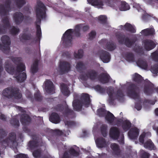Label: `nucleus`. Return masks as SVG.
<instances>
[{"instance_id":"1","label":"nucleus","mask_w":158,"mask_h":158,"mask_svg":"<svg viewBox=\"0 0 158 158\" xmlns=\"http://www.w3.org/2000/svg\"><path fill=\"white\" fill-rule=\"evenodd\" d=\"M11 60L17 65L16 69L13 64L5 62L4 66L5 70L12 75L15 74V77L18 82H24L26 79L27 74L25 72L20 73L25 71L26 69L24 64L22 62V58L20 57H13Z\"/></svg>"},{"instance_id":"2","label":"nucleus","mask_w":158,"mask_h":158,"mask_svg":"<svg viewBox=\"0 0 158 158\" xmlns=\"http://www.w3.org/2000/svg\"><path fill=\"white\" fill-rule=\"evenodd\" d=\"M46 8L44 4L40 1L37 2V6L35 8L36 21L35 22L36 31V42H40L42 35L41 31L40 25L41 22V19L46 18Z\"/></svg>"},{"instance_id":"3","label":"nucleus","mask_w":158,"mask_h":158,"mask_svg":"<svg viewBox=\"0 0 158 158\" xmlns=\"http://www.w3.org/2000/svg\"><path fill=\"white\" fill-rule=\"evenodd\" d=\"M81 24H77L75 27L74 29H69L66 30L63 34L61 40L63 44L65 47H71L72 45L73 34L75 36L79 37L81 35L80 28Z\"/></svg>"},{"instance_id":"4","label":"nucleus","mask_w":158,"mask_h":158,"mask_svg":"<svg viewBox=\"0 0 158 158\" xmlns=\"http://www.w3.org/2000/svg\"><path fill=\"white\" fill-rule=\"evenodd\" d=\"M140 92V88L136 84L131 83L128 87L127 94L128 96L138 101L135 105V108L138 110H140L142 107L141 105V99L139 95Z\"/></svg>"},{"instance_id":"5","label":"nucleus","mask_w":158,"mask_h":158,"mask_svg":"<svg viewBox=\"0 0 158 158\" xmlns=\"http://www.w3.org/2000/svg\"><path fill=\"white\" fill-rule=\"evenodd\" d=\"M18 88L15 87H7L2 91V95L4 97L9 99L14 98L16 99H20L22 97V95Z\"/></svg>"},{"instance_id":"6","label":"nucleus","mask_w":158,"mask_h":158,"mask_svg":"<svg viewBox=\"0 0 158 158\" xmlns=\"http://www.w3.org/2000/svg\"><path fill=\"white\" fill-rule=\"evenodd\" d=\"M1 40L3 44H0V50L4 53L7 54L9 52L10 49V45L11 42L10 38L7 35H4L2 37Z\"/></svg>"},{"instance_id":"7","label":"nucleus","mask_w":158,"mask_h":158,"mask_svg":"<svg viewBox=\"0 0 158 158\" xmlns=\"http://www.w3.org/2000/svg\"><path fill=\"white\" fill-rule=\"evenodd\" d=\"M116 36L118 42L120 44H124L128 48H131L135 43V41L131 40L128 37H125V35L121 33L117 34Z\"/></svg>"},{"instance_id":"8","label":"nucleus","mask_w":158,"mask_h":158,"mask_svg":"<svg viewBox=\"0 0 158 158\" xmlns=\"http://www.w3.org/2000/svg\"><path fill=\"white\" fill-rule=\"evenodd\" d=\"M115 0H87V1L93 6H98L99 8H103L104 2L107 6L112 7Z\"/></svg>"},{"instance_id":"9","label":"nucleus","mask_w":158,"mask_h":158,"mask_svg":"<svg viewBox=\"0 0 158 158\" xmlns=\"http://www.w3.org/2000/svg\"><path fill=\"white\" fill-rule=\"evenodd\" d=\"M13 19L15 24L19 25L23 21L26 20H29L31 19V17L28 16H24L23 14L20 12H16L13 15Z\"/></svg>"},{"instance_id":"10","label":"nucleus","mask_w":158,"mask_h":158,"mask_svg":"<svg viewBox=\"0 0 158 158\" xmlns=\"http://www.w3.org/2000/svg\"><path fill=\"white\" fill-rule=\"evenodd\" d=\"M113 5L112 7L113 8L115 9L118 7L121 11L127 10L130 8L129 5L125 2H121L119 0H115Z\"/></svg>"},{"instance_id":"11","label":"nucleus","mask_w":158,"mask_h":158,"mask_svg":"<svg viewBox=\"0 0 158 158\" xmlns=\"http://www.w3.org/2000/svg\"><path fill=\"white\" fill-rule=\"evenodd\" d=\"M99 43L101 45L105 44V46L103 47V48L109 51H113L116 48V44L112 40L108 41L106 39H102Z\"/></svg>"},{"instance_id":"12","label":"nucleus","mask_w":158,"mask_h":158,"mask_svg":"<svg viewBox=\"0 0 158 158\" xmlns=\"http://www.w3.org/2000/svg\"><path fill=\"white\" fill-rule=\"evenodd\" d=\"M105 118L110 124L114 126V127H111L110 128H118L116 126L117 124L118 119H116L114 115L109 111H108L105 116Z\"/></svg>"},{"instance_id":"13","label":"nucleus","mask_w":158,"mask_h":158,"mask_svg":"<svg viewBox=\"0 0 158 158\" xmlns=\"http://www.w3.org/2000/svg\"><path fill=\"white\" fill-rule=\"evenodd\" d=\"M59 67L60 69L59 72L61 74L68 73L70 70L71 68L70 64L65 61L60 62Z\"/></svg>"},{"instance_id":"14","label":"nucleus","mask_w":158,"mask_h":158,"mask_svg":"<svg viewBox=\"0 0 158 158\" xmlns=\"http://www.w3.org/2000/svg\"><path fill=\"white\" fill-rule=\"evenodd\" d=\"M16 139V134L15 133L11 132L9 134L8 137L7 139H3L2 138H0V142L2 143L3 145H8L11 142H13V143L16 144L15 141Z\"/></svg>"},{"instance_id":"15","label":"nucleus","mask_w":158,"mask_h":158,"mask_svg":"<svg viewBox=\"0 0 158 158\" xmlns=\"http://www.w3.org/2000/svg\"><path fill=\"white\" fill-rule=\"evenodd\" d=\"M2 22L4 25L0 24V34H5L7 28L10 26L9 19L7 16L4 17L2 19Z\"/></svg>"},{"instance_id":"16","label":"nucleus","mask_w":158,"mask_h":158,"mask_svg":"<svg viewBox=\"0 0 158 158\" xmlns=\"http://www.w3.org/2000/svg\"><path fill=\"white\" fill-rule=\"evenodd\" d=\"M80 100L86 107H89L91 102L89 95L86 93H82L81 95Z\"/></svg>"},{"instance_id":"17","label":"nucleus","mask_w":158,"mask_h":158,"mask_svg":"<svg viewBox=\"0 0 158 158\" xmlns=\"http://www.w3.org/2000/svg\"><path fill=\"white\" fill-rule=\"evenodd\" d=\"M117 124L116 127H122V128H131L132 124L130 121L128 120H123L121 118H118V121L117 122Z\"/></svg>"},{"instance_id":"18","label":"nucleus","mask_w":158,"mask_h":158,"mask_svg":"<svg viewBox=\"0 0 158 158\" xmlns=\"http://www.w3.org/2000/svg\"><path fill=\"white\" fill-rule=\"evenodd\" d=\"M99 53L100 59L104 63H107L110 61V55L108 52L102 50L99 52Z\"/></svg>"},{"instance_id":"19","label":"nucleus","mask_w":158,"mask_h":158,"mask_svg":"<svg viewBox=\"0 0 158 158\" xmlns=\"http://www.w3.org/2000/svg\"><path fill=\"white\" fill-rule=\"evenodd\" d=\"M143 43L144 48L148 51L153 49L156 46L154 42L150 40H146L143 41Z\"/></svg>"},{"instance_id":"20","label":"nucleus","mask_w":158,"mask_h":158,"mask_svg":"<svg viewBox=\"0 0 158 158\" xmlns=\"http://www.w3.org/2000/svg\"><path fill=\"white\" fill-rule=\"evenodd\" d=\"M110 77L107 73H102L98 76L99 81L103 84L108 83L110 81Z\"/></svg>"},{"instance_id":"21","label":"nucleus","mask_w":158,"mask_h":158,"mask_svg":"<svg viewBox=\"0 0 158 158\" xmlns=\"http://www.w3.org/2000/svg\"><path fill=\"white\" fill-rule=\"evenodd\" d=\"M45 89L47 93L52 94L54 89V86L52 82L50 80H47L45 83Z\"/></svg>"},{"instance_id":"22","label":"nucleus","mask_w":158,"mask_h":158,"mask_svg":"<svg viewBox=\"0 0 158 158\" xmlns=\"http://www.w3.org/2000/svg\"><path fill=\"white\" fill-rule=\"evenodd\" d=\"M154 87L150 83L145 84L143 89L144 93L147 95H149L153 92Z\"/></svg>"},{"instance_id":"23","label":"nucleus","mask_w":158,"mask_h":158,"mask_svg":"<svg viewBox=\"0 0 158 158\" xmlns=\"http://www.w3.org/2000/svg\"><path fill=\"white\" fill-rule=\"evenodd\" d=\"M49 121L51 122L57 124L60 121V119L59 114L56 112L52 113L49 117Z\"/></svg>"},{"instance_id":"24","label":"nucleus","mask_w":158,"mask_h":158,"mask_svg":"<svg viewBox=\"0 0 158 158\" xmlns=\"http://www.w3.org/2000/svg\"><path fill=\"white\" fill-rule=\"evenodd\" d=\"M86 76L90 80L94 81L98 79V73L94 70H91L88 71L86 73Z\"/></svg>"},{"instance_id":"25","label":"nucleus","mask_w":158,"mask_h":158,"mask_svg":"<svg viewBox=\"0 0 158 158\" xmlns=\"http://www.w3.org/2000/svg\"><path fill=\"white\" fill-rule=\"evenodd\" d=\"M74 110L77 111L81 110L82 106V103L79 99H74L72 103Z\"/></svg>"},{"instance_id":"26","label":"nucleus","mask_w":158,"mask_h":158,"mask_svg":"<svg viewBox=\"0 0 158 158\" xmlns=\"http://www.w3.org/2000/svg\"><path fill=\"white\" fill-rule=\"evenodd\" d=\"M31 118L30 116L26 114H23L20 117V121L23 125H27L31 122Z\"/></svg>"},{"instance_id":"27","label":"nucleus","mask_w":158,"mask_h":158,"mask_svg":"<svg viewBox=\"0 0 158 158\" xmlns=\"http://www.w3.org/2000/svg\"><path fill=\"white\" fill-rule=\"evenodd\" d=\"M64 115L65 117L69 118H73L75 117V114L73 110L69 109L68 106L65 108Z\"/></svg>"},{"instance_id":"28","label":"nucleus","mask_w":158,"mask_h":158,"mask_svg":"<svg viewBox=\"0 0 158 158\" xmlns=\"http://www.w3.org/2000/svg\"><path fill=\"white\" fill-rule=\"evenodd\" d=\"M97 146L100 148H102L106 147L107 143L105 140L104 139L102 138H97L95 141Z\"/></svg>"},{"instance_id":"29","label":"nucleus","mask_w":158,"mask_h":158,"mask_svg":"<svg viewBox=\"0 0 158 158\" xmlns=\"http://www.w3.org/2000/svg\"><path fill=\"white\" fill-rule=\"evenodd\" d=\"M120 133L118 129H110L109 135L111 138L117 139L120 135Z\"/></svg>"},{"instance_id":"30","label":"nucleus","mask_w":158,"mask_h":158,"mask_svg":"<svg viewBox=\"0 0 158 158\" xmlns=\"http://www.w3.org/2000/svg\"><path fill=\"white\" fill-rule=\"evenodd\" d=\"M19 39L20 41L21 42L27 40H30L32 39V36L30 33L28 34L24 32L20 34Z\"/></svg>"},{"instance_id":"31","label":"nucleus","mask_w":158,"mask_h":158,"mask_svg":"<svg viewBox=\"0 0 158 158\" xmlns=\"http://www.w3.org/2000/svg\"><path fill=\"white\" fill-rule=\"evenodd\" d=\"M139 131L138 129H131L128 133V135L131 139H134L139 135Z\"/></svg>"},{"instance_id":"32","label":"nucleus","mask_w":158,"mask_h":158,"mask_svg":"<svg viewBox=\"0 0 158 158\" xmlns=\"http://www.w3.org/2000/svg\"><path fill=\"white\" fill-rule=\"evenodd\" d=\"M136 63L138 66L143 69H146L148 68V63L145 60L139 59L137 60Z\"/></svg>"},{"instance_id":"33","label":"nucleus","mask_w":158,"mask_h":158,"mask_svg":"<svg viewBox=\"0 0 158 158\" xmlns=\"http://www.w3.org/2000/svg\"><path fill=\"white\" fill-rule=\"evenodd\" d=\"M142 33L145 36L153 35L155 34V30L152 28L146 29L142 30Z\"/></svg>"},{"instance_id":"34","label":"nucleus","mask_w":158,"mask_h":158,"mask_svg":"<svg viewBox=\"0 0 158 158\" xmlns=\"http://www.w3.org/2000/svg\"><path fill=\"white\" fill-rule=\"evenodd\" d=\"M124 27L125 30L130 32L131 33L136 32V30L134 27L130 23H126L124 25Z\"/></svg>"},{"instance_id":"35","label":"nucleus","mask_w":158,"mask_h":158,"mask_svg":"<svg viewBox=\"0 0 158 158\" xmlns=\"http://www.w3.org/2000/svg\"><path fill=\"white\" fill-rule=\"evenodd\" d=\"M61 90L63 94L65 96H69L70 94V91L66 84L63 83L61 85Z\"/></svg>"},{"instance_id":"36","label":"nucleus","mask_w":158,"mask_h":158,"mask_svg":"<svg viewBox=\"0 0 158 158\" xmlns=\"http://www.w3.org/2000/svg\"><path fill=\"white\" fill-rule=\"evenodd\" d=\"M76 68L77 71L80 73H82L85 69V66L82 61H79L77 63Z\"/></svg>"},{"instance_id":"37","label":"nucleus","mask_w":158,"mask_h":158,"mask_svg":"<svg viewBox=\"0 0 158 158\" xmlns=\"http://www.w3.org/2000/svg\"><path fill=\"white\" fill-rule=\"evenodd\" d=\"M38 61L37 60H35L31 67V73L34 74L36 73L38 70Z\"/></svg>"},{"instance_id":"38","label":"nucleus","mask_w":158,"mask_h":158,"mask_svg":"<svg viewBox=\"0 0 158 158\" xmlns=\"http://www.w3.org/2000/svg\"><path fill=\"white\" fill-rule=\"evenodd\" d=\"M132 79L134 81L138 84L141 83L143 80L142 77L136 73L133 75Z\"/></svg>"},{"instance_id":"39","label":"nucleus","mask_w":158,"mask_h":158,"mask_svg":"<svg viewBox=\"0 0 158 158\" xmlns=\"http://www.w3.org/2000/svg\"><path fill=\"white\" fill-rule=\"evenodd\" d=\"M28 146L31 149L33 150L38 147L39 146V144L38 142L34 140L29 141Z\"/></svg>"},{"instance_id":"40","label":"nucleus","mask_w":158,"mask_h":158,"mask_svg":"<svg viewBox=\"0 0 158 158\" xmlns=\"http://www.w3.org/2000/svg\"><path fill=\"white\" fill-rule=\"evenodd\" d=\"M144 146L145 148L151 150L155 149L154 144L150 140L147 141L144 143Z\"/></svg>"},{"instance_id":"41","label":"nucleus","mask_w":158,"mask_h":158,"mask_svg":"<svg viewBox=\"0 0 158 158\" xmlns=\"http://www.w3.org/2000/svg\"><path fill=\"white\" fill-rule=\"evenodd\" d=\"M110 147L114 153L118 154L120 152L118 145L115 143H112L110 145Z\"/></svg>"},{"instance_id":"42","label":"nucleus","mask_w":158,"mask_h":158,"mask_svg":"<svg viewBox=\"0 0 158 158\" xmlns=\"http://www.w3.org/2000/svg\"><path fill=\"white\" fill-rule=\"evenodd\" d=\"M124 95L120 89H118L116 92V97L118 101H121L123 100Z\"/></svg>"},{"instance_id":"43","label":"nucleus","mask_w":158,"mask_h":158,"mask_svg":"<svg viewBox=\"0 0 158 158\" xmlns=\"http://www.w3.org/2000/svg\"><path fill=\"white\" fill-rule=\"evenodd\" d=\"M106 111L104 108H100L97 111L98 115L101 117H105L107 113Z\"/></svg>"},{"instance_id":"44","label":"nucleus","mask_w":158,"mask_h":158,"mask_svg":"<svg viewBox=\"0 0 158 158\" xmlns=\"http://www.w3.org/2000/svg\"><path fill=\"white\" fill-rule=\"evenodd\" d=\"M15 2L17 7L21 8L26 3L25 0H15Z\"/></svg>"},{"instance_id":"45","label":"nucleus","mask_w":158,"mask_h":158,"mask_svg":"<svg viewBox=\"0 0 158 158\" xmlns=\"http://www.w3.org/2000/svg\"><path fill=\"white\" fill-rule=\"evenodd\" d=\"M126 59L127 60L133 62L134 61V54L131 52L127 53L126 55Z\"/></svg>"},{"instance_id":"46","label":"nucleus","mask_w":158,"mask_h":158,"mask_svg":"<svg viewBox=\"0 0 158 158\" xmlns=\"http://www.w3.org/2000/svg\"><path fill=\"white\" fill-rule=\"evenodd\" d=\"M83 51L82 49H80L78 50V52L77 53H74V56L75 58L81 59V58L83 56Z\"/></svg>"},{"instance_id":"47","label":"nucleus","mask_w":158,"mask_h":158,"mask_svg":"<svg viewBox=\"0 0 158 158\" xmlns=\"http://www.w3.org/2000/svg\"><path fill=\"white\" fill-rule=\"evenodd\" d=\"M7 9L5 8L4 5L0 4V15H5L7 12Z\"/></svg>"},{"instance_id":"48","label":"nucleus","mask_w":158,"mask_h":158,"mask_svg":"<svg viewBox=\"0 0 158 158\" xmlns=\"http://www.w3.org/2000/svg\"><path fill=\"white\" fill-rule=\"evenodd\" d=\"M10 123L12 125L19 127V120L16 118H12L10 120Z\"/></svg>"},{"instance_id":"49","label":"nucleus","mask_w":158,"mask_h":158,"mask_svg":"<svg viewBox=\"0 0 158 158\" xmlns=\"http://www.w3.org/2000/svg\"><path fill=\"white\" fill-rule=\"evenodd\" d=\"M19 31V29L18 27H16L15 26L13 27L10 30L11 34L13 35H17Z\"/></svg>"},{"instance_id":"50","label":"nucleus","mask_w":158,"mask_h":158,"mask_svg":"<svg viewBox=\"0 0 158 158\" xmlns=\"http://www.w3.org/2000/svg\"><path fill=\"white\" fill-rule=\"evenodd\" d=\"M35 100L38 102H41L43 99V97L40 92H37L34 94Z\"/></svg>"},{"instance_id":"51","label":"nucleus","mask_w":158,"mask_h":158,"mask_svg":"<svg viewBox=\"0 0 158 158\" xmlns=\"http://www.w3.org/2000/svg\"><path fill=\"white\" fill-rule=\"evenodd\" d=\"M94 88L97 91L101 93H104L106 91L105 88L101 87L99 85H96L95 86Z\"/></svg>"},{"instance_id":"52","label":"nucleus","mask_w":158,"mask_h":158,"mask_svg":"<svg viewBox=\"0 0 158 158\" xmlns=\"http://www.w3.org/2000/svg\"><path fill=\"white\" fill-rule=\"evenodd\" d=\"M152 59L155 62H158V51H156L151 54Z\"/></svg>"},{"instance_id":"53","label":"nucleus","mask_w":158,"mask_h":158,"mask_svg":"<svg viewBox=\"0 0 158 158\" xmlns=\"http://www.w3.org/2000/svg\"><path fill=\"white\" fill-rule=\"evenodd\" d=\"M151 71L152 73L156 74L158 73V64H156L151 67Z\"/></svg>"},{"instance_id":"54","label":"nucleus","mask_w":158,"mask_h":158,"mask_svg":"<svg viewBox=\"0 0 158 158\" xmlns=\"http://www.w3.org/2000/svg\"><path fill=\"white\" fill-rule=\"evenodd\" d=\"M107 18L105 16L101 15L98 17V20L102 24H105L106 23Z\"/></svg>"},{"instance_id":"55","label":"nucleus","mask_w":158,"mask_h":158,"mask_svg":"<svg viewBox=\"0 0 158 158\" xmlns=\"http://www.w3.org/2000/svg\"><path fill=\"white\" fill-rule=\"evenodd\" d=\"M114 91V88L111 86L109 87L107 89V93L110 98L113 97Z\"/></svg>"},{"instance_id":"56","label":"nucleus","mask_w":158,"mask_h":158,"mask_svg":"<svg viewBox=\"0 0 158 158\" xmlns=\"http://www.w3.org/2000/svg\"><path fill=\"white\" fill-rule=\"evenodd\" d=\"M140 157L141 158H149L150 156V154L143 151V150H141L140 151Z\"/></svg>"},{"instance_id":"57","label":"nucleus","mask_w":158,"mask_h":158,"mask_svg":"<svg viewBox=\"0 0 158 158\" xmlns=\"http://www.w3.org/2000/svg\"><path fill=\"white\" fill-rule=\"evenodd\" d=\"M135 51L136 52H137L141 55H143L144 53V51L143 48L140 46L136 48Z\"/></svg>"},{"instance_id":"58","label":"nucleus","mask_w":158,"mask_h":158,"mask_svg":"<svg viewBox=\"0 0 158 158\" xmlns=\"http://www.w3.org/2000/svg\"><path fill=\"white\" fill-rule=\"evenodd\" d=\"M96 32L94 31H92L89 34V39L90 40H92L96 35Z\"/></svg>"},{"instance_id":"59","label":"nucleus","mask_w":158,"mask_h":158,"mask_svg":"<svg viewBox=\"0 0 158 158\" xmlns=\"http://www.w3.org/2000/svg\"><path fill=\"white\" fill-rule=\"evenodd\" d=\"M40 149L35 150L33 153V155L36 158H38L40 156Z\"/></svg>"},{"instance_id":"60","label":"nucleus","mask_w":158,"mask_h":158,"mask_svg":"<svg viewBox=\"0 0 158 158\" xmlns=\"http://www.w3.org/2000/svg\"><path fill=\"white\" fill-rule=\"evenodd\" d=\"M5 7L6 9H9L10 8V6L11 4V1L10 0H5Z\"/></svg>"},{"instance_id":"61","label":"nucleus","mask_w":158,"mask_h":158,"mask_svg":"<svg viewBox=\"0 0 158 158\" xmlns=\"http://www.w3.org/2000/svg\"><path fill=\"white\" fill-rule=\"evenodd\" d=\"M69 152L74 156H77L78 155V153L76 151L73 149L71 148L69 150Z\"/></svg>"},{"instance_id":"62","label":"nucleus","mask_w":158,"mask_h":158,"mask_svg":"<svg viewBox=\"0 0 158 158\" xmlns=\"http://www.w3.org/2000/svg\"><path fill=\"white\" fill-rule=\"evenodd\" d=\"M65 123L66 125H67L69 127H71L75 125V122L72 121H67L65 122Z\"/></svg>"},{"instance_id":"63","label":"nucleus","mask_w":158,"mask_h":158,"mask_svg":"<svg viewBox=\"0 0 158 158\" xmlns=\"http://www.w3.org/2000/svg\"><path fill=\"white\" fill-rule=\"evenodd\" d=\"M62 56L67 58H69L71 57V55L69 52L65 51L63 53Z\"/></svg>"},{"instance_id":"64","label":"nucleus","mask_w":158,"mask_h":158,"mask_svg":"<svg viewBox=\"0 0 158 158\" xmlns=\"http://www.w3.org/2000/svg\"><path fill=\"white\" fill-rule=\"evenodd\" d=\"M149 17V15L148 14H145L143 15L142 19L144 21H147L148 20Z\"/></svg>"}]
</instances>
